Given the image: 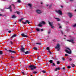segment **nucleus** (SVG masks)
I'll list each match as a JSON object with an SVG mask.
<instances>
[{
    "label": "nucleus",
    "mask_w": 76,
    "mask_h": 76,
    "mask_svg": "<svg viewBox=\"0 0 76 76\" xmlns=\"http://www.w3.org/2000/svg\"><path fill=\"white\" fill-rule=\"evenodd\" d=\"M29 68H31V70H35V69H36L37 68V67L35 66H34V65H31L29 66Z\"/></svg>",
    "instance_id": "nucleus-1"
},
{
    "label": "nucleus",
    "mask_w": 76,
    "mask_h": 76,
    "mask_svg": "<svg viewBox=\"0 0 76 76\" xmlns=\"http://www.w3.org/2000/svg\"><path fill=\"white\" fill-rule=\"evenodd\" d=\"M48 23L50 26L51 28H54V26H53L54 24H53V22H50V21H48Z\"/></svg>",
    "instance_id": "nucleus-2"
},
{
    "label": "nucleus",
    "mask_w": 76,
    "mask_h": 76,
    "mask_svg": "<svg viewBox=\"0 0 76 76\" xmlns=\"http://www.w3.org/2000/svg\"><path fill=\"white\" fill-rule=\"evenodd\" d=\"M23 37H28V34L27 33H23L21 34Z\"/></svg>",
    "instance_id": "nucleus-3"
},
{
    "label": "nucleus",
    "mask_w": 76,
    "mask_h": 76,
    "mask_svg": "<svg viewBox=\"0 0 76 76\" xmlns=\"http://www.w3.org/2000/svg\"><path fill=\"white\" fill-rule=\"evenodd\" d=\"M23 37H28V34L27 33H23L21 34Z\"/></svg>",
    "instance_id": "nucleus-4"
},
{
    "label": "nucleus",
    "mask_w": 76,
    "mask_h": 76,
    "mask_svg": "<svg viewBox=\"0 0 76 76\" xmlns=\"http://www.w3.org/2000/svg\"><path fill=\"white\" fill-rule=\"evenodd\" d=\"M45 22L44 21H42L41 22H40V23L39 24L38 26L40 27H41L42 25H45Z\"/></svg>",
    "instance_id": "nucleus-5"
},
{
    "label": "nucleus",
    "mask_w": 76,
    "mask_h": 76,
    "mask_svg": "<svg viewBox=\"0 0 76 76\" xmlns=\"http://www.w3.org/2000/svg\"><path fill=\"white\" fill-rule=\"evenodd\" d=\"M22 23L23 24H24L25 25L26 24V23H28V24H29L30 23V22L29 21V20H26V22H22Z\"/></svg>",
    "instance_id": "nucleus-6"
},
{
    "label": "nucleus",
    "mask_w": 76,
    "mask_h": 76,
    "mask_svg": "<svg viewBox=\"0 0 76 76\" xmlns=\"http://www.w3.org/2000/svg\"><path fill=\"white\" fill-rule=\"evenodd\" d=\"M56 12L58 13H59V15H63V13H62V12H61V10H58V11L56 10Z\"/></svg>",
    "instance_id": "nucleus-7"
},
{
    "label": "nucleus",
    "mask_w": 76,
    "mask_h": 76,
    "mask_svg": "<svg viewBox=\"0 0 76 76\" xmlns=\"http://www.w3.org/2000/svg\"><path fill=\"white\" fill-rule=\"evenodd\" d=\"M60 45L59 44H57L56 46L55 47V48L56 49H60Z\"/></svg>",
    "instance_id": "nucleus-8"
},
{
    "label": "nucleus",
    "mask_w": 76,
    "mask_h": 76,
    "mask_svg": "<svg viewBox=\"0 0 76 76\" xmlns=\"http://www.w3.org/2000/svg\"><path fill=\"white\" fill-rule=\"evenodd\" d=\"M20 50L21 51L22 53H24L25 52V49L24 48H20Z\"/></svg>",
    "instance_id": "nucleus-9"
},
{
    "label": "nucleus",
    "mask_w": 76,
    "mask_h": 76,
    "mask_svg": "<svg viewBox=\"0 0 76 76\" xmlns=\"http://www.w3.org/2000/svg\"><path fill=\"white\" fill-rule=\"evenodd\" d=\"M36 12L38 14H41V11L39 10H36Z\"/></svg>",
    "instance_id": "nucleus-10"
},
{
    "label": "nucleus",
    "mask_w": 76,
    "mask_h": 76,
    "mask_svg": "<svg viewBox=\"0 0 76 76\" xmlns=\"http://www.w3.org/2000/svg\"><path fill=\"white\" fill-rule=\"evenodd\" d=\"M7 9H10V12H12V6L10 5V7L9 8H7Z\"/></svg>",
    "instance_id": "nucleus-11"
},
{
    "label": "nucleus",
    "mask_w": 76,
    "mask_h": 76,
    "mask_svg": "<svg viewBox=\"0 0 76 76\" xmlns=\"http://www.w3.org/2000/svg\"><path fill=\"white\" fill-rule=\"evenodd\" d=\"M68 15L70 18H72V14L70 13H68Z\"/></svg>",
    "instance_id": "nucleus-12"
},
{
    "label": "nucleus",
    "mask_w": 76,
    "mask_h": 76,
    "mask_svg": "<svg viewBox=\"0 0 76 76\" xmlns=\"http://www.w3.org/2000/svg\"><path fill=\"white\" fill-rule=\"evenodd\" d=\"M60 70V67H57L55 69V71H57L58 70Z\"/></svg>",
    "instance_id": "nucleus-13"
},
{
    "label": "nucleus",
    "mask_w": 76,
    "mask_h": 76,
    "mask_svg": "<svg viewBox=\"0 0 76 76\" xmlns=\"http://www.w3.org/2000/svg\"><path fill=\"white\" fill-rule=\"evenodd\" d=\"M17 37V35L16 34H15L13 35L11 37V38H13L14 37Z\"/></svg>",
    "instance_id": "nucleus-14"
},
{
    "label": "nucleus",
    "mask_w": 76,
    "mask_h": 76,
    "mask_svg": "<svg viewBox=\"0 0 76 76\" xmlns=\"http://www.w3.org/2000/svg\"><path fill=\"white\" fill-rule=\"evenodd\" d=\"M65 51L67 53H68V54H71V51L69 52V51H68V50H66Z\"/></svg>",
    "instance_id": "nucleus-15"
},
{
    "label": "nucleus",
    "mask_w": 76,
    "mask_h": 76,
    "mask_svg": "<svg viewBox=\"0 0 76 76\" xmlns=\"http://www.w3.org/2000/svg\"><path fill=\"white\" fill-rule=\"evenodd\" d=\"M24 53L25 54H29V51H27L26 52H24Z\"/></svg>",
    "instance_id": "nucleus-16"
},
{
    "label": "nucleus",
    "mask_w": 76,
    "mask_h": 76,
    "mask_svg": "<svg viewBox=\"0 0 76 76\" xmlns=\"http://www.w3.org/2000/svg\"><path fill=\"white\" fill-rule=\"evenodd\" d=\"M67 41H69V42H73L74 40L73 39H71V40H67Z\"/></svg>",
    "instance_id": "nucleus-17"
},
{
    "label": "nucleus",
    "mask_w": 76,
    "mask_h": 76,
    "mask_svg": "<svg viewBox=\"0 0 76 76\" xmlns=\"http://www.w3.org/2000/svg\"><path fill=\"white\" fill-rule=\"evenodd\" d=\"M49 62L50 63L52 64V63H53L54 61L52 60H50L49 61Z\"/></svg>",
    "instance_id": "nucleus-18"
},
{
    "label": "nucleus",
    "mask_w": 76,
    "mask_h": 76,
    "mask_svg": "<svg viewBox=\"0 0 76 76\" xmlns=\"http://www.w3.org/2000/svg\"><path fill=\"white\" fill-rule=\"evenodd\" d=\"M28 6H30L31 8H32V4H28Z\"/></svg>",
    "instance_id": "nucleus-19"
},
{
    "label": "nucleus",
    "mask_w": 76,
    "mask_h": 76,
    "mask_svg": "<svg viewBox=\"0 0 76 76\" xmlns=\"http://www.w3.org/2000/svg\"><path fill=\"white\" fill-rule=\"evenodd\" d=\"M16 13L18 14V15H20V12L18 11H16Z\"/></svg>",
    "instance_id": "nucleus-20"
},
{
    "label": "nucleus",
    "mask_w": 76,
    "mask_h": 76,
    "mask_svg": "<svg viewBox=\"0 0 76 76\" xmlns=\"http://www.w3.org/2000/svg\"><path fill=\"white\" fill-rule=\"evenodd\" d=\"M36 44L37 45H41V42H38V43H37Z\"/></svg>",
    "instance_id": "nucleus-21"
},
{
    "label": "nucleus",
    "mask_w": 76,
    "mask_h": 76,
    "mask_svg": "<svg viewBox=\"0 0 76 76\" xmlns=\"http://www.w3.org/2000/svg\"><path fill=\"white\" fill-rule=\"evenodd\" d=\"M33 49V50H38V48L35 47H34Z\"/></svg>",
    "instance_id": "nucleus-22"
},
{
    "label": "nucleus",
    "mask_w": 76,
    "mask_h": 76,
    "mask_svg": "<svg viewBox=\"0 0 76 76\" xmlns=\"http://www.w3.org/2000/svg\"><path fill=\"white\" fill-rule=\"evenodd\" d=\"M71 66H72V67H75V65L74 64H71Z\"/></svg>",
    "instance_id": "nucleus-23"
},
{
    "label": "nucleus",
    "mask_w": 76,
    "mask_h": 76,
    "mask_svg": "<svg viewBox=\"0 0 76 76\" xmlns=\"http://www.w3.org/2000/svg\"><path fill=\"white\" fill-rule=\"evenodd\" d=\"M55 19H57V21H60V19L59 18H55Z\"/></svg>",
    "instance_id": "nucleus-24"
},
{
    "label": "nucleus",
    "mask_w": 76,
    "mask_h": 76,
    "mask_svg": "<svg viewBox=\"0 0 76 76\" xmlns=\"http://www.w3.org/2000/svg\"><path fill=\"white\" fill-rule=\"evenodd\" d=\"M69 61H72V60H73L72 59V58H69Z\"/></svg>",
    "instance_id": "nucleus-25"
},
{
    "label": "nucleus",
    "mask_w": 76,
    "mask_h": 76,
    "mask_svg": "<svg viewBox=\"0 0 76 76\" xmlns=\"http://www.w3.org/2000/svg\"><path fill=\"white\" fill-rule=\"evenodd\" d=\"M0 55H2L3 54V51L0 50Z\"/></svg>",
    "instance_id": "nucleus-26"
},
{
    "label": "nucleus",
    "mask_w": 76,
    "mask_h": 76,
    "mask_svg": "<svg viewBox=\"0 0 76 76\" xmlns=\"http://www.w3.org/2000/svg\"><path fill=\"white\" fill-rule=\"evenodd\" d=\"M10 43H11V45H13V42H12V41H10Z\"/></svg>",
    "instance_id": "nucleus-27"
},
{
    "label": "nucleus",
    "mask_w": 76,
    "mask_h": 76,
    "mask_svg": "<svg viewBox=\"0 0 76 76\" xmlns=\"http://www.w3.org/2000/svg\"><path fill=\"white\" fill-rule=\"evenodd\" d=\"M23 19V18H22L21 19L19 20V22H21Z\"/></svg>",
    "instance_id": "nucleus-28"
},
{
    "label": "nucleus",
    "mask_w": 76,
    "mask_h": 76,
    "mask_svg": "<svg viewBox=\"0 0 76 76\" xmlns=\"http://www.w3.org/2000/svg\"><path fill=\"white\" fill-rule=\"evenodd\" d=\"M21 72L22 73V74H23V75H24L25 74V72H22V71H23V70L21 69Z\"/></svg>",
    "instance_id": "nucleus-29"
},
{
    "label": "nucleus",
    "mask_w": 76,
    "mask_h": 76,
    "mask_svg": "<svg viewBox=\"0 0 76 76\" xmlns=\"http://www.w3.org/2000/svg\"><path fill=\"white\" fill-rule=\"evenodd\" d=\"M12 18H16V17L15 16V15H13Z\"/></svg>",
    "instance_id": "nucleus-30"
},
{
    "label": "nucleus",
    "mask_w": 76,
    "mask_h": 76,
    "mask_svg": "<svg viewBox=\"0 0 76 76\" xmlns=\"http://www.w3.org/2000/svg\"><path fill=\"white\" fill-rule=\"evenodd\" d=\"M67 68H68V69H70L72 68V67L70 66H67Z\"/></svg>",
    "instance_id": "nucleus-31"
},
{
    "label": "nucleus",
    "mask_w": 76,
    "mask_h": 76,
    "mask_svg": "<svg viewBox=\"0 0 76 76\" xmlns=\"http://www.w3.org/2000/svg\"><path fill=\"white\" fill-rule=\"evenodd\" d=\"M60 62L59 61H57V64H60Z\"/></svg>",
    "instance_id": "nucleus-32"
},
{
    "label": "nucleus",
    "mask_w": 76,
    "mask_h": 76,
    "mask_svg": "<svg viewBox=\"0 0 76 76\" xmlns=\"http://www.w3.org/2000/svg\"><path fill=\"white\" fill-rule=\"evenodd\" d=\"M36 29L37 32H38L40 31V29H39V28H36Z\"/></svg>",
    "instance_id": "nucleus-33"
},
{
    "label": "nucleus",
    "mask_w": 76,
    "mask_h": 76,
    "mask_svg": "<svg viewBox=\"0 0 76 76\" xmlns=\"http://www.w3.org/2000/svg\"><path fill=\"white\" fill-rule=\"evenodd\" d=\"M42 73H46V71L45 70H43L42 71Z\"/></svg>",
    "instance_id": "nucleus-34"
},
{
    "label": "nucleus",
    "mask_w": 76,
    "mask_h": 76,
    "mask_svg": "<svg viewBox=\"0 0 76 76\" xmlns=\"http://www.w3.org/2000/svg\"><path fill=\"white\" fill-rule=\"evenodd\" d=\"M11 5H12V6H13L14 8V9H15V6L14 5V4H12Z\"/></svg>",
    "instance_id": "nucleus-35"
},
{
    "label": "nucleus",
    "mask_w": 76,
    "mask_h": 76,
    "mask_svg": "<svg viewBox=\"0 0 76 76\" xmlns=\"http://www.w3.org/2000/svg\"><path fill=\"white\" fill-rule=\"evenodd\" d=\"M7 51H9V52H10V53H12V51L11 50H7Z\"/></svg>",
    "instance_id": "nucleus-36"
},
{
    "label": "nucleus",
    "mask_w": 76,
    "mask_h": 76,
    "mask_svg": "<svg viewBox=\"0 0 76 76\" xmlns=\"http://www.w3.org/2000/svg\"><path fill=\"white\" fill-rule=\"evenodd\" d=\"M17 2L18 3H21V1H20V0H18V1H17Z\"/></svg>",
    "instance_id": "nucleus-37"
},
{
    "label": "nucleus",
    "mask_w": 76,
    "mask_h": 76,
    "mask_svg": "<svg viewBox=\"0 0 76 76\" xmlns=\"http://www.w3.org/2000/svg\"><path fill=\"white\" fill-rule=\"evenodd\" d=\"M46 50H50V48H49V47H47L46 48Z\"/></svg>",
    "instance_id": "nucleus-38"
},
{
    "label": "nucleus",
    "mask_w": 76,
    "mask_h": 76,
    "mask_svg": "<svg viewBox=\"0 0 76 76\" xmlns=\"http://www.w3.org/2000/svg\"><path fill=\"white\" fill-rule=\"evenodd\" d=\"M33 73H34V74H36V73H37V72H33Z\"/></svg>",
    "instance_id": "nucleus-39"
},
{
    "label": "nucleus",
    "mask_w": 76,
    "mask_h": 76,
    "mask_svg": "<svg viewBox=\"0 0 76 76\" xmlns=\"http://www.w3.org/2000/svg\"><path fill=\"white\" fill-rule=\"evenodd\" d=\"M12 53H16V52L15 51H12Z\"/></svg>",
    "instance_id": "nucleus-40"
},
{
    "label": "nucleus",
    "mask_w": 76,
    "mask_h": 76,
    "mask_svg": "<svg viewBox=\"0 0 76 76\" xmlns=\"http://www.w3.org/2000/svg\"><path fill=\"white\" fill-rule=\"evenodd\" d=\"M65 59H66V58H62V60H63L64 61H65Z\"/></svg>",
    "instance_id": "nucleus-41"
},
{
    "label": "nucleus",
    "mask_w": 76,
    "mask_h": 76,
    "mask_svg": "<svg viewBox=\"0 0 76 76\" xmlns=\"http://www.w3.org/2000/svg\"><path fill=\"white\" fill-rule=\"evenodd\" d=\"M52 64H53L52 66H56V65L55 64H54V63H52Z\"/></svg>",
    "instance_id": "nucleus-42"
},
{
    "label": "nucleus",
    "mask_w": 76,
    "mask_h": 76,
    "mask_svg": "<svg viewBox=\"0 0 76 76\" xmlns=\"http://www.w3.org/2000/svg\"><path fill=\"white\" fill-rule=\"evenodd\" d=\"M66 49H67L68 50H69L70 51H71V50H70V48H66Z\"/></svg>",
    "instance_id": "nucleus-43"
},
{
    "label": "nucleus",
    "mask_w": 76,
    "mask_h": 76,
    "mask_svg": "<svg viewBox=\"0 0 76 76\" xmlns=\"http://www.w3.org/2000/svg\"><path fill=\"white\" fill-rule=\"evenodd\" d=\"M73 27H76V24H75V25H73Z\"/></svg>",
    "instance_id": "nucleus-44"
},
{
    "label": "nucleus",
    "mask_w": 76,
    "mask_h": 76,
    "mask_svg": "<svg viewBox=\"0 0 76 76\" xmlns=\"http://www.w3.org/2000/svg\"><path fill=\"white\" fill-rule=\"evenodd\" d=\"M62 69L63 70H65V69H66V67H63L62 68Z\"/></svg>",
    "instance_id": "nucleus-45"
},
{
    "label": "nucleus",
    "mask_w": 76,
    "mask_h": 76,
    "mask_svg": "<svg viewBox=\"0 0 76 76\" xmlns=\"http://www.w3.org/2000/svg\"><path fill=\"white\" fill-rule=\"evenodd\" d=\"M61 34H64L63 31H62V30L61 31Z\"/></svg>",
    "instance_id": "nucleus-46"
},
{
    "label": "nucleus",
    "mask_w": 76,
    "mask_h": 76,
    "mask_svg": "<svg viewBox=\"0 0 76 76\" xmlns=\"http://www.w3.org/2000/svg\"><path fill=\"white\" fill-rule=\"evenodd\" d=\"M1 10L2 12H4V10Z\"/></svg>",
    "instance_id": "nucleus-47"
},
{
    "label": "nucleus",
    "mask_w": 76,
    "mask_h": 76,
    "mask_svg": "<svg viewBox=\"0 0 76 76\" xmlns=\"http://www.w3.org/2000/svg\"><path fill=\"white\" fill-rule=\"evenodd\" d=\"M65 56H68V54H65Z\"/></svg>",
    "instance_id": "nucleus-48"
},
{
    "label": "nucleus",
    "mask_w": 76,
    "mask_h": 76,
    "mask_svg": "<svg viewBox=\"0 0 76 76\" xmlns=\"http://www.w3.org/2000/svg\"><path fill=\"white\" fill-rule=\"evenodd\" d=\"M59 28L61 29V28H62V27H61V26H60L59 27Z\"/></svg>",
    "instance_id": "nucleus-49"
},
{
    "label": "nucleus",
    "mask_w": 76,
    "mask_h": 76,
    "mask_svg": "<svg viewBox=\"0 0 76 76\" xmlns=\"http://www.w3.org/2000/svg\"><path fill=\"white\" fill-rule=\"evenodd\" d=\"M58 26H61V25H60V24L59 23H58Z\"/></svg>",
    "instance_id": "nucleus-50"
},
{
    "label": "nucleus",
    "mask_w": 76,
    "mask_h": 76,
    "mask_svg": "<svg viewBox=\"0 0 76 76\" xmlns=\"http://www.w3.org/2000/svg\"><path fill=\"white\" fill-rule=\"evenodd\" d=\"M11 32L12 31H8L9 33H11Z\"/></svg>",
    "instance_id": "nucleus-51"
},
{
    "label": "nucleus",
    "mask_w": 76,
    "mask_h": 76,
    "mask_svg": "<svg viewBox=\"0 0 76 76\" xmlns=\"http://www.w3.org/2000/svg\"><path fill=\"white\" fill-rule=\"evenodd\" d=\"M41 30V31H44V29H43V28Z\"/></svg>",
    "instance_id": "nucleus-52"
},
{
    "label": "nucleus",
    "mask_w": 76,
    "mask_h": 76,
    "mask_svg": "<svg viewBox=\"0 0 76 76\" xmlns=\"http://www.w3.org/2000/svg\"><path fill=\"white\" fill-rule=\"evenodd\" d=\"M11 58H14V57L12 56H11Z\"/></svg>",
    "instance_id": "nucleus-53"
},
{
    "label": "nucleus",
    "mask_w": 76,
    "mask_h": 76,
    "mask_svg": "<svg viewBox=\"0 0 76 76\" xmlns=\"http://www.w3.org/2000/svg\"><path fill=\"white\" fill-rule=\"evenodd\" d=\"M39 57H40V58H41V56H39V57H38V60H39Z\"/></svg>",
    "instance_id": "nucleus-54"
},
{
    "label": "nucleus",
    "mask_w": 76,
    "mask_h": 76,
    "mask_svg": "<svg viewBox=\"0 0 76 76\" xmlns=\"http://www.w3.org/2000/svg\"><path fill=\"white\" fill-rule=\"evenodd\" d=\"M70 1H73V0H69Z\"/></svg>",
    "instance_id": "nucleus-55"
},
{
    "label": "nucleus",
    "mask_w": 76,
    "mask_h": 76,
    "mask_svg": "<svg viewBox=\"0 0 76 76\" xmlns=\"http://www.w3.org/2000/svg\"><path fill=\"white\" fill-rule=\"evenodd\" d=\"M3 16V15H2V14H0V16Z\"/></svg>",
    "instance_id": "nucleus-56"
},
{
    "label": "nucleus",
    "mask_w": 76,
    "mask_h": 76,
    "mask_svg": "<svg viewBox=\"0 0 76 76\" xmlns=\"http://www.w3.org/2000/svg\"><path fill=\"white\" fill-rule=\"evenodd\" d=\"M49 53H50V54H51V51H50V52H49Z\"/></svg>",
    "instance_id": "nucleus-57"
},
{
    "label": "nucleus",
    "mask_w": 76,
    "mask_h": 76,
    "mask_svg": "<svg viewBox=\"0 0 76 76\" xmlns=\"http://www.w3.org/2000/svg\"><path fill=\"white\" fill-rule=\"evenodd\" d=\"M59 50H60V49H58L57 50V51H59Z\"/></svg>",
    "instance_id": "nucleus-58"
},
{
    "label": "nucleus",
    "mask_w": 76,
    "mask_h": 76,
    "mask_svg": "<svg viewBox=\"0 0 76 76\" xmlns=\"http://www.w3.org/2000/svg\"><path fill=\"white\" fill-rule=\"evenodd\" d=\"M5 50H7V48H5Z\"/></svg>",
    "instance_id": "nucleus-59"
},
{
    "label": "nucleus",
    "mask_w": 76,
    "mask_h": 76,
    "mask_svg": "<svg viewBox=\"0 0 76 76\" xmlns=\"http://www.w3.org/2000/svg\"><path fill=\"white\" fill-rule=\"evenodd\" d=\"M48 50V52H50V49H49V50Z\"/></svg>",
    "instance_id": "nucleus-60"
},
{
    "label": "nucleus",
    "mask_w": 76,
    "mask_h": 76,
    "mask_svg": "<svg viewBox=\"0 0 76 76\" xmlns=\"http://www.w3.org/2000/svg\"><path fill=\"white\" fill-rule=\"evenodd\" d=\"M50 32H48V34H50Z\"/></svg>",
    "instance_id": "nucleus-61"
},
{
    "label": "nucleus",
    "mask_w": 76,
    "mask_h": 76,
    "mask_svg": "<svg viewBox=\"0 0 76 76\" xmlns=\"http://www.w3.org/2000/svg\"><path fill=\"white\" fill-rule=\"evenodd\" d=\"M61 7H62V8H63V6H61Z\"/></svg>",
    "instance_id": "nucleus-62"
},
{
    "label": "nucleus",
    "mask_w": 76,
    "mask_h": 76,
    "mask_svg": "<svg viewBox=\"0 0 76 76\" xmlns=\"http://www.w3.org/2000/svg\"><path fill=\"white\" fill-rule=\"evenodd\" d=\"M46 6H47V7L48 6V4H47V5H46Z\"/></svg>",
    "instance_id": "nucleus-63"
},
{
    "label": "nucleus",
    "mask_w": 76,
    "mask_h": 76,
    "mask_svg": "<svg viewBox=\"0 0 76 76\" xmlns=\"http://www.w3.org/2000/svg\"><path fill=\"white\" fill-rule=\"evenodd\" d=\"M41 4H42V2H41Z\"/></svg>",
    "instance_id": "nucleus-64"
}]
</instances>
